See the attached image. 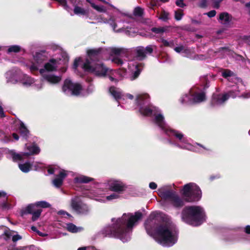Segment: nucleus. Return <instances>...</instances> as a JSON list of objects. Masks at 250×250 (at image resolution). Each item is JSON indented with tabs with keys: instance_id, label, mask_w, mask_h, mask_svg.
<instances>
[{
	"instance_id": "nucleus-18",
	"label": "nucleus",
	"mask_w": 250,
	"mask_h": 250,
	"mask_svg": "<svg viewBox=\"0 0 250 250\" xmlns=\"http://www.w3.org/2000/svg\"><path fill=\"white\" fill-rule=\"evenodd\" d=\"M26 148L29 152L24 153L23 155L25 156L38 154L40 152L39 147L35 143L29 146L26 145Z\"/></svg>"
},
{
	"instance_id": "nucleus-33",
	"label": "nucleus",
	"mask_w": 250,
	"mask_h": 250,
	"mask_svg": "<svg viewBox=\"0 0 250 250\" xmlns=\"http://www.w3.org/2000/svg\"><path fill=\"white\" fill-rule=\"evenodd\" d=\"M227 97V100L230 98H235L237 97V93L234 90H229L227 93H224Z\"/></svg>"
},
{
	"instance_id": "nucleus-39",
	"label": "nucleus",
	"mask_w": 250,
	"mask_h": 250,
	"mask_svg": "<svg viewBox=\"0 0 250 250\" xmlns=\"http://www.w3.org/2000/svg\"><path fill=\"white\" fill-rule=\"evenodd\" d=\"M12 158L14 161H21L22 160V157L19 154L14 153L12 154Z\"/></svg>"
},
{
	"instance_id": "nucleus-3",
	"label": "nucleus",
	"mask_w": 250,
	"mask_h": 250,
	"mask_svg": "<svg viewBox=\"0 0 250 250\" xmlns=\"http://www.w3.org/2000/svg\"><path fill=\"white\" fill-rule=\"evenodd\" d=\"M103 49H91L87 51L88 58L85 60L82 68L84 71L94 74L98 77L106 75L108 68L101 61Z\"/></svg>"
},
{
	"instance_id": "nucleus-29",
	"label": "nucleus",
	"mask_w": 250,
	"mask_h": 250,
	"mask_svg": "<svg viewBox=\"0 0 250 250\" xmlns=\"http://www.w3.org/2000/svg\"><path fill=\"white\" fill-rule=\"evenodd\" d=\"M133 15L136 17H142L144 15V10L140 7H136L134 10Z\"/></svg>"
},
{
	"instance_id": "nucleus-59",
	"label": "nucleus",
	"mask_w": 250,
	"mask_h": 250,
	"mask_svg": "<svg viewBox=\"0 0 250 250\" xmlns=\"http://www.w3.org/2000/svg\"><path fill=\"white\" fill-rule=\"evenodd\" d=\"M245 6L249 9L248 14L250 16V1L245 4Z\"/></svg>"
},
{
	"instance_id": "nucleus-53",
	"label": "nucleus",
	"mask_w": 250,
	"mask_h": 250,
	"mask_svg": "<svg viewBox=\"0 0 250 250\" xmlns=\"http://www.w3.org/2000/svg\"><path fill=\"white\" fill-rule=\"evenodd\" d=\"M245 232L246 233H247L248 234H250V225H247L246 226V227L245 228Z\"/></svg>"
},
{
	"instance_id": "nucleus-58",
	"label": "nucleus",
	"mask_w": 250,
	"mask_h": 250,
	"mask_svg": "<svg viewBox=\"0 0 250 250\" xmlns=\"http://www.w3.org/2000/svg\"><path fill=\"white\" fill-rule=\"evenodd\" d=\"M219 178V176H217V175H212V176H210V177H209V179L210 181H213L214 180V179H217V178Z\"/></svg>"
},
{
	"instance_id": "nucleus-63",
	"label": "nucleus",
	"mask_w": 250,
	"mask_h": 250,
	"mask_svg": "<svg viewBox=\"0 0 250 250\" xmlns=\"http://www.w3.org/2000/svg\"><path fill=\"white\" fill-rule=\"evenodd\" d=\"M4 235L8 238H10L11 236L10 233L7 231L4 232Z\"/></svg>"
},
{
	"instance_id": "nucleus-46",
	"label": "nucleus",
	"mask_w": 250,
	"mask_h": 250,
	"mask_svg": "<svg viewBox=\"0 0 250 250\" xmlns=\"http://www.w3.org/2000/svg\"><path fill=\"white\" fill-rule=\"evenodd\" d=\"M21 236L19 234L15 235L12 237V241L14 242L17 241L21 239Z\"/></svg>"
},
{
	"instance_id": "nucleus-51",
	"label": "nucleus",
	"mask_w": 250,
	"mask_h": 250,
	"mask_svg": "<svg viewBox=\"0 0 250 250\" xmlns=\"http://www.w3.org/2000/svg\"><path fill=\"white\" fill-rule=\"evenodd\" d=\"M240 97H242L243 98H250V92L244 93H243Z\"/></svg>"
},
{
	"instance_id": "nucleus-42",
	"label": "nucleus",
	"mask_w": 250,
	"mask_h": 250,
	"mask_svg": "<svg viewBox=\"0 0 250 250\" xmlns=\"http://www.w3.org/2000/svg\"><path fill=\"white\" fill-rule=\"evenodd\" d=\"M113 62L118 65H122L123 63V60L118 57H115L113 59Z\"/></svg>"
},
{
	"instance_id": "nucleus-60",
	"label": "nucleus",
	"mask_w": 250,
	"mask_h": 250,
	"mask_svg": "<svg viewBox=\"0 0 250 250\" xmlns=\"http://www.w3.org/2000/svg\"><path fill=\"white\" fill-rule=\"evenodd\" d=\"M62 57L64 59V60L66 62H68V61L69 57H68V56L66 54H63L62 55Z\"/></svg>"
},
{
	"instance_id": "nucleus-40",
	"label": "nucleus",
	"mask_w": 250,
	"mask_h": 250,
	"mask_svg": "<svg viewBox=\"0 0 250 250\" xmlns=\"http://www.w3.org/2000/svg\"><path fill=\"white\" fill-rule=\"evenodd\" d=\"M176 5L181 8H184L187 5L184 2V0H177L175 2Z\"/></svg>"
},
{
	"instance_id": "nucleus-41",
	"label": "nucleus",
	"mask_w": 250,
	"mask_h": 250,
	"mask_svg": "<svg viewBox=\"0 0 250 250\" xmlns=\"http://www.w3.org/2000/svg\"><path fill=\"white\" fill-rule=\"evenodd\" d=\"M122 51V49L119 48H113L111 49V52L116 55H119Z\"/></svg>"
},
{
	"instance_id": "nucleus-35",
	"label": "nucleus",
	"mask_w": 250,
	"mask_h": 250,
	"mask_svg": "<svg viewBox=\"0 0 250 250\" xmlns=\"http://www.w3.org/2000/svg\"><path fill=\"white\" fill-rule=\"evenodd\" d=\"M120 194H118V193L114 192L110 195L107 196L106 197V199L108 200H112L113 199H118L120 197V196L119 195Z\"/></svg>"
},
{
	"instance_id": "nucleus-47",
	"label": "nucleus",
	"mask_w": 250,
	"mask_h": 250,
	"mask_svg": "<svg viewBox=\"0 0 250 250\" xmlns=\"http://www.w3.org/2000/svg\"><path fill=\"white\" fill-rule=\"evenodd\" d=\"M184 49V47L183 45H181V46H178V47H176L174 48V50L177 52V53H180L181 52L182 50H183Z\"/></svg>"
},
{
	"instance_id": "nucleus-32",
	"label": "nucleus",
	"mask_w": 250,
	"mask_h": 250,
	"mask_svg": "<svg viewBox=\"0 0 250 250\" xmlns=\"http://www.w3.org/2000/svg\"><path fill=\"white\" fill-rule=\"evenodd\" d=\"M91 7L99 12L105 13L106 11V9L104 6H98L95 3H92L91 4Z\"/></svg>"
},
{
	"instance_id": "nucleus-57",
	"label": "nucleus",
	"mask_w": 250,
	"mask_h": 250,
	"mask_svg": "<svg viewBox=\"0 0 250 250\" xmlns=\"http://www.w3.org/2000/svg\"><path fill=\"white\" fill-rule=\"evenodd\" d=\"M47 171L49 174H53L54 173L55 170L53 168H50L48 169Z\"/></svg>"
},
{
	"instance_id": "nucleus-19",
	"label": "nucleus",
	"mask_w": 250,
	"mask_h": 250,
	"mask_svg": "<svg viewBox=\"0 0 250 250\" xmlns=\"http://www.w3.org/2000/svg\"><path fill=\"white\" fill-rule=\"evenodd\" d=\"M43 77L48 82L53 84L59 83L62 79L61 77L53 74H45L43 76Z\"/></svg>"
},
{
	"instance_id": "nucleus-12",
	"label": "nucleus",
	"mask_w": 250,
	"mask_h": 250,
	"mask_svg": "<svg viewBox=\"0 0 250 250\" xmlns=\"http://www.w3.org/2000/svg\"><path fill=\"white\" fill-rule=\"evenodd\" d=\"M136 104L140 108L144 107L151 104L150 97L147 94L138 95L135 100Z\"/></svg>"
},
{
	"instance_id": "nucleus-31",
	"label": "nucleus",
	"mask_w": 250,
	"mask_h": 250,
	"mask_svg": "<svg viewBox=\"0 0 250 250\" xmlns=\"http://www.w3.org/2000/svg\"><path fill=\"white\" fill-rule=\"evenodd\" d=\"M184 16L183 10L181 9H178L177 10L175 11L174 18L177 21H180L182 19Z\"/></svg>"
},
{
	"instance_id": "nucleus-5",
	"label": "nucleus",
	"mask_w": 250,
	"mask_h": 250,
	"mask_svg": "<svg viewBox=\"0 0 250 250\" xmlns=\"http://www.w3.org/2000/svg\"><path fill=\"white\" fill-rule=\"evenodd\" d=\"M205 213L200 206H188L185 207L181 212L182 220L193 226H199L204 222Z\"/></svg>"
},
{
	"instance_id": "nucleus-28",
	"label": "nucleus",
	"mask_w": 250,
	"mask_h": 250,
	"mask_svg": "<svg viewBox=\"0 0 250 250\" xmlns=\"http://www.w3.org/2000/svg\"><path fill=\"white\" fill-rule=\"evenodd\" d=\"M21 50V47L20 46L18 45H11L7 49V53H10L12 52L14 53H18L20 52Z\"/></svg>"
},
{
	"instance_id": "nucleus-4",
	"label": "nucleus",
	"mask_w": 250,
	"mask_h": 250,
	"mask_svg": "<svg viewBox=\"0 0 250 250\" xmlns=\"http://www.w3.org/2000/svg\"><path fill=\"white\" fill-rule=\"evenodd\" d=\"M145 228L148 234L155 233L158 237L159 243L163 246H171L175 243L172 231L166 225L159 224L154 217L150 218L145 223Z\"/></svg>"
},
{
	"instance_id": "nucleus-13",
	"label": "nucleus",
	"mask_w": 250,
	"mask_h": 250,
	"mask_svg": "<svg viewBox=\"0 0 250 250\" xmlns=\"http://www.w3.org/2000/svg\"><path fill=\"white\" fill-rule=\"evenodd\" d=\"M18 131L22 139L27 141L29 137L30 131L22 121H20V122Z\"/></svg>"
},
{
	"instance_id": "nucleus-27",
	"label": "nucleus",
	"mask_w": 250,
	"mask_h": 250,
	"mask_svg": "<svg viewBox=\"0 0 250 250\" xmlns=\"http://www.w3.org/2000/svg\"><path fill=\"white\" fill-rule=\"evenodd\" d=\"M206 95L204 92L197 93L194 97V101L196 102H201L205 100Z\"/></svg>"
},
{
	"instance_id": "nucleus-61",
	"label": "nucleus",
	"mask_w": 250,
	"mask_h": 250,
	"mask_svg": "<svg viewBox=\"0 0 250 250\" xmlns=\"http://www.w3.org/2000/svg\"><path fill=\"white\" fill-rule=\"evenodd\" d=\"M110 80L112 82H115V83H117L118 82V80L113 78L112 76H109V77Z\"/></svg>"
},
{
	"instance_id": "nucleus-45",
	"label": "nucleus",
	"mask_w": 250,
	"mask_h": 250,
	"mask_svg": "<svg viewBox=\"0 0 250 250\" xmlns=\"http://www.w3.org/2000/svg\"><path fill=\"white\" fill-rule=\"evenodd\" d=\"M80 58H76L75 59L73 66L74 69H76L77 68L79 65V62L80 61Z\"/></svg>"
},
{
	"instance_id": "nucleus-24",
	"label": "nucleus",
	"mask_w": 250,
	"mask_h": 250,
	"mask_svg": "<svg viewBox=\"0 0 250 250\" xmlns=\"http://www.w3.org/2000/svg\"><path fill=\"white\" fill-rule=\"evenodd\" d=\"M142 64L140 63L137 65H136L135 69L136 70L135 71L132 73V76L131 77V80H134L136 79H137L139 75L141 73V72L142 71V68L141 67H142Z\"/></svg>"
},
{
	"instance_id": "nucleus-11",
	"label": "nucleus",
	"mask_w": 250,
	"mask_h": 250,
	"mask_svg": "<svg viewBox=\"0 0 250 250\" xmlns=\"http://www.w3.org/2000/svg\"><path fill=\"white\" fill-rule=\"evenodd\" d=\"M227 101V97L224 94L213 93L210 102V106L211 107L222 105Z\"/></svg>"
},
{
	"instance_id": "nucleus-16",
	"label": "nucleus",
	"mask_w": 250,
	"mask_h": 250,
	"mask_svg": "<svg viewBox=\"0 0 250 250\" xmlns=\"http://www.w3.org/2000/svg\"><path fill=\"white\" fill-rule=\"evenodd\" d=\"M232 16L228 12H222L219 14L218 21L224 25H228L232 20Z\"/></svg>"
},
{
	"instance_id": "nucleus-64",
	"label": "nucleus",
	"mask_w": 250,
	"mask_h": 250,
	"mask_svg": "<svg viewBox=\"0 0 250 250\" xmlns=\"http://www.w3.org/2000/svg\"><path fill=\"white\" fill-rule=\"evenodd\" d=\"M243 40H250V36H244L243 37Z\"/></svg>"
},
{
	"instance_id": "nucleus-55",
	"label": "nucleus",
	"mask_w": 250,
	"mask_h": 250,
	"mask_svg": "<svg viewBox=\"0 0 250 250\" xmlns=\"http://www.w3.org/2000/svg\"><path fill=\"white\" fill-rule=\"evenodd\" d=\"M13 138L16 140L18 141L19 139V136L16 133H13L12 134Z\"/></svg>"
},
{
	"instance_id": "nucleus-26",
	"label": "nucleus",
	"mask_w": 250,
	"mask_h": 250,
	"mask_svg": "<svg viewBox=\"0 0 250 250\" xmlns=\"http://www.w3.org/2000/svg\"><path fill=\"white\" fill-rule=\"evenodd\" d=\"M74 13L75 14L79 15H86L88 14V12L84 9L77 6H76L74 8Z\"/></svg>"
},
{
	"instance_id": "nucleus-48",
	"label": "nucleus",
	"mask_w": 250,
	"mask_h": 250,
	"mask_svg": "<svg viewBox=\"0 0 250 250\" xmlns=\"http://www.w3.org/2000/svg\"><path fill=\"white\" fill-rule=\"evenodd\" d=\"M149 187L152 189H155L157 188V185L154 182H150L149 184Z\"/></svg>"
},
{
	"instance_id": "nucleus-56",
	"label": "nucleus",
	"mask_w": 250,
	"mask_h": 250,
	"mask_svg": "<svg viewBox=\"0 0 250 250\" xmlns=\"http://www.w3.org/2000/svg\"><path fill=\"white\" fill-rule=\"evenodd\" d=\"M162 43H163V45L165 46H169V43L168 41H167V40H162Z\"/></svg>"
},
{
	"instance_id": "nucleus-34",
	"label": "nucleus",
	"mask_w": 250,
	"mask_h": 250,
	"mask_svg": "<svg viewBox=\"0 0 250 250\" xmlns=\"http://www.w3.org/2000/svg\"><path fill=\"white\" fill-rule=\"evenodd\" d=\"M151 31L155 34H161L165 31V29L164 27H152Z\"/></svg>"
},
{
	"instance_id": "nucleus-62",
	"label": "nucleus",
	"mask_w": 250,
	"mask_h": 250,
	"mask_svg": "<svg viewBox=\"0 0 250 250\" xmlns=\"http://www.w3.org/2000/svg\"><path fill=\"white\" fill-rule=\"evenodd\" d=\"M6 196V193L4 191H0V198L1 197H5Z\"/></svg>"
},
{
	"instance_id": "nucleus-37",
	"label": "nucleus",
	"mask_w": 250,
	"mask_h": 250,
	"mask_svg": "<svg viewBox=\"0 0 250 250\" xmlns=\"http://www.w3.org/2000/svg\"><path fill=\"white\" fill-rule=\"evenodd\" d=\"M232 72L229 69H225L222 73V76L224 78H227L232 75Z\"/></svg>"
},
{
	"instance_id": "nucleus-15",
	"label": "nucleus",
	"mask_w": 250,
	"mask_h": 250,
	"mask_svg": "<svg viewBox=\"0 0 250 250\" xmlns=\"http://www.w3.org/2000/svg\"><path fill=\"white\" fill-rule=\"evenodd\" d=\"M67 176L65 171H61L59 174L53 180V184L56 188L61 187L63 183V179Z\"/></svg>"
},
{
	"instance_id": "nucleus-52",
	"label": "nucleus",
	"mask_w": 250,
	"mask_h": 250,
	"mask_svg": "<svg viewBox=\"0 0 250 250\" xmlns=\"http://www.w3.org/2000/svg\"><path fill=\"white\" fill-rule=\"evenodd\" d=\"M43 56L40 53H38L36 54V60L39 62L40 61V60H43V59H42V57Z\"/></svg>"
},
{
	"instance_id": "nucleus-8",
	"label": "nucleus",
	"mask_w": 250,
	"mask_h": 250,
	"mask_svg": "<svg viewBox=\"0 0 250 250\" xmlns=\"http://www.w3.org/2000/svg\"><path fill=\"white\" fill-rule=\"evenodd\" d=\"M71 207L78 214H85L89 211L87 205L84 203L78 197H76L71 199Z\"/></svg>"
},
{
	"instance_id": "nucleus-25",
	"label": "nucleus",
	"mask_w": 250,
	"mask_h": 250,
	"mask_svg": "<svg viewBox=\"0 0 250 250\" xmlns=\"http://www.w3.org/2000/svg\"><path fill=\"white\" fill-rule=\"evenodd\" d=\"M19 167L22 172L27 173L31 169L32 165L29 162H26L22 164H19Z\"/></svg>"
},
{
	"instance_id": "nucleus-23",
	"label": "nucleus",
	"mask_w": 250,
	"mask_h": 250,
	"mask_svg": "<svg viewBox=\"0 0 250 250\" xmlns=\"http://www.w3.org/2000/svg\"><path fill=\"white\" fill-rule=\"evenodd\" d=\"M167 133L169 135L174 136L176 138H177L179 140H180L182 142H183L182 141V139L184 138V135L182 133L179 132L178 131L170 129H168L167 130Z\"/></svg>"
},
{
	"instance_id": "nucleus-43",
	"label": "nucleus",
	"mask_w": 250,
	"mask_h": 250,
	"mask_svg": "<svg viewBox=\"0 0 250 250\" xmlns=\"http://www.w3.org/2000/svg\"><path fill=\"white\" fill-rule=\"evenodd\" d=\"M199 6L202 8H206L207 7V0H201L199 4Z\"/></svg>"
},
{
	"instance_id": "nucleus-44",
	"label": "nucleus",
	"mask_w": 250,
	"mask_h": 250,
	"mask_svg": "<svg viewBox=\"0 0 250 250\" xmlns=\"http://www.w3.org/2000/svg\"><path fill=\"white\" fill-rule=\"evenodd\" d=\"M216 12L214 10H211L206 13V14L208 15V16L209 18L214 17L216 15Z\"/></svg>"
},
{
	"instance_id": "nucleus-6",
	"label": "nucleus",
	"mask_w": 250,
	"mask_h": 250,
	"mask_svg": "<svg viewBox=\"0 0 250 250\" xmlns=\"http://www.w3.org/2000/svg\"><path fill=\"white\" fill-rule=\"evenodd\" d=\"M50 205L44 201L37 202L34 204L28 205L24 209L21 211V215L30 214L32 215V220L35 221L40 217L42 211V208H48Z\"/></svg>"
},
{
	"instance_id": "nucleus-22",
	"label": "nucleus",
	"mask_w": 250,
	"mask_h": 250,
	"mask_svg": "<svg viewBox=\"0 0 250 250\" xmlns=\"http://www.w3.org/2000/svg\"><path fill=\"white\" fill-rule=\"evenodd\" d=\"M155 123L161 128H165L164 117L161 114L157 115L155 117Z\"/></svg>"
},
{
	"instance_id": "nucleus-17",
	"label": "nucleus",
	"mask_w": 250,
	"mask_h": 250,
	"mask_svg": "<svg viewBox=\"0 0 250 250\" xmlns=\"http://www.w3.org/2000/svg\"><path fill=\"white\" fill-rule=\"evenodd\" d=\"M58 61L55 59H50L49 62L45 63L44 68L47 71H54L57 70Z\"/></svg>"
},
{
	"instance_id": "nucleus-14",
	"label": "nucleus",
	"mask_w": 250,
	"mask_h": 250,
	"mask_svg": "<svg viewBox=\"0 0 250 250\" xmlns=\"http://www.w3.org/2000/svg\"><path fill=\"white\" fill-rule=\"evenodd\" d=\"M156 110V107L151 104L144 107L139 108V112L144 116H150L153 111Z\"/></svg>"
},
{
	"instance_id": "nucleus-7",
	"label": "nucleus",
	"mask_w": 250,
	"mask_h": 250,
	"mask_svg": "<svg viewBox=\"0 0 250 250\" xmlns=\"http://www.w3.org/2000/svg\"><path fill=\"white\" fill-rule=\"evenodd\" d=\"M82 90L83 87L80 83H74L69 79L64 81L62 86V92L67 95L70 94L71 96H79Z\"/></svg>"
},
{
	"instance_id": "nucleus-49",
	"label": "nucleus",
	"mask_w": 250,
	"mask_h": 250,
	"mask_svg": "<svg viewBox=\"0 0 250 250\" xmlns=\"http://www.w3.org/2000/svg\"><path fill=\"white\" fill-rule=\"evenodd\" d=\"M5 117L3 109L1 105H0V118H2Z\"/></svg>"
},
{
	"instance_id": "nucleus-2",
	"label": "nucleus",
	"mask_w": 250,
	"mask_h": 250,
	"mask_svg": "<svg viewBox=\"0 0 250 250\" xmlns=\"http://www.w3.org/2000/svg\"><path fill=\"white\" fill-rule=\"evenodd\" d=\"M142 216V213L140 211L135 212L134 215L124 213L121 218L117 219L112 225L105 227L102 230V233L104 236L121 239L126 233L127 229L132 228L134 224L140 220Z\"/></svg>"
},
{
	"instance_id": "nucleus-36",
	"label": "nucleus",
	"mask_w": 250,
	"mask_h": 250,
	"mask_svg": "<svg viewBox=\"0 0 250 250\" xmlns=\"http://www.w3.org/2000/svg\"><path fill=\"white\" fill-rule=\"evenodd\" d=\"M168 13L166 12L165 10H163L161 13L160 16V19L163 20V21H167L168 19Z\"/></svg>"
},
{
	"instance_id": "nucleus-10",
	"label": "nucleus",
	"mask_w": 250,
	"mask_h": 250,
	"mask_svg": "<svg viewBox=\"0 0 250 250\" xmlns=\"http://www.w3.org/2000/svg\"><path fill=\"white\" fill-rule=\"evenodd\" d=\"M155 46L149 45L145 48L143 46H139L136 49V56L140 60H143L146 57V55H151L154 50Z\"/></svg>"
},
{
	"instance_id": "nucleus-1",
	"label": "nucleus",
	"mask_w": 250,
	"mask_h": 250,
	"mask_svg": "<svg viewBox=\"0 0 250 250\" xmlns=\"http://www.w3.org/2000/svg\"><path fill=\"white\" fill-rule=\"evenodd\" d=\"M182 195L183 199L173 190H167L161 193L164 200L168 201L174 208H180L184 206V201L195 202L199 201L202 197V191L197 185L190 183L184 185Z\"/></svg>"
},
{
	"instance_id": "nucleus-38",
	"label": "nucleus",
	"mask_w": 250,
	"mask_h": 250,
	"mask_svg": "<svg viewBox=\"0 0 250 250\" xmlns=\"http://www.w3.org/2000/svg\"><path fill=\"white\" fill-rule=\"evenodd\" d=\"M7 198L6 200L0 204V207L3 210L8 209L10 208V205L7 202Z\"/></svg>"
},
{
	"instance_id": "nucleus-20",
	"label": "nucleus",
	"mask_w": 250,
	"mask_h": 250,
	"mask_svg": "<svg viewBox=\"0 0 250 250\" xmlns=\"http://www.w3.org/2000/svg\"><path fill=\"white\" fill-rule=\"evenodd\" d=\"M109 91L110 94L114 98V99L118 101L122 98V93L121 91L117 90V88L114 86H111L109 88Z\"/></svg>"
},
{
	"instance_id": "nucleus-54",
	"label": "nucleus",
	"mask_w": 250,
	"mask_h": 250,
	"mask_svg": "<svg viewBox=\"0 0 250 250\" xmlns=\"http://www.w3.org/2000/svg\"><path fill=\"white\" fill-rule=\"evenodd\" d=\"M30 69L32 71H37L38 70V67L37 66H36L35 65L33 64L30 66Z\"/></svg>"
},
{
	"instance_id": "nucleus-9",
	"label": "nucleus",
	"mask_w": 250,
	"mask_h": 250,
	"mask_svg": "<svg viewBox=\"0 0 250 250\" xmlns=\"http://www.w3.org/2000/svg\"><path fill=\"white\" fill-rule=\"evenodd\" d=\"M108 189L110 191L122 194L126 189L127 186L119 180H110L108 182Z\"/></svg>"
},
{
	"instance_id": "nucleus-30",
	"label": "nucleus",
	"mask_w": 250,
	"mask_h": 250,
	"mask_svg": "<svg viewBox=\"0 0 250 250\" xmlns=\"http://www.w3.org/2000/svg\"><path fill=\"white\" fill-rule=\"evenodd\" d=\"M67 229L68 231L72 233H76L78 231V229L77 226L72 223L67 224Z\"/></svg>"
},
{
	"instance_id": "nucleus-21",
	"label": "nucleus",
	"mask_w": 250,
	"mask_h": 250,
	"mask_svg": "<svg viewBox=\"0 0 250 250\" xmlns=\"http://www.w3.org/2000/svg\"><path fill=\"white\" fill-rule=\"evenodd\" d=\"M94 179L86 176H80L76 177L74 178L75 182L76 183H88L90 182L93 181Z\"/></svg>"
},
{
	"instance_id": "nucleus-50",
	"label": "nucleus",
	"mask_w": 250,
	"mask_h": 250,
	"mask_svg": "<svg viewBox=\"0 0 250 250\" xmlns=\"http://www.w3.org/2000/svg\"><path fill=\"white\" fill-rule=\"evenodd\" d=\"M214 1V7L218 9L220 7V3L221 1H220L219 0H215Z\"/></svg>"
}]
</instances>
